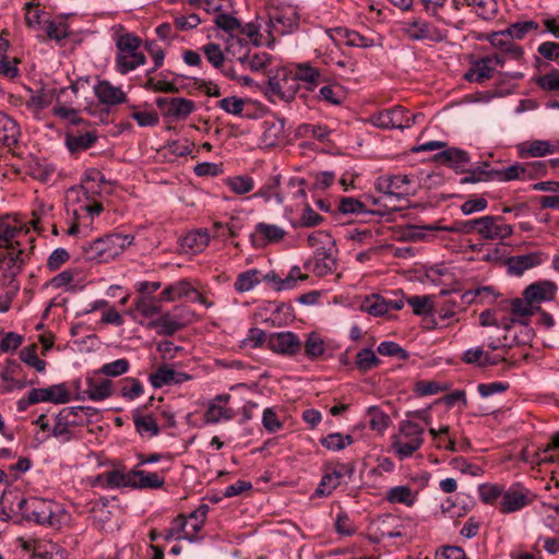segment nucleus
Masks as SVG:
<instances>
[{
    "label": "nucleus",
    "mask_w": 559,
    "mask_h": 559,
    "mask_svg": "<svg viewBox=\"0 0 559 559\" xmlns=\"http://www.w3.org/2000/svg\"><path fill=\"white\" fill-rule=\"evenodd\" d=\"M300 15L296 5L271 0L265 16H257L243 25L242 32L255 46L273 48L276 39L294 33L299 26Z\"/></svg>",
    "instance_id": "f257e3e1"
},
{
    "label": "nucleus",
    "mask_w": 559,
    "mask_h": 559,
    "mask_svg": "<svg viewBox=\"0 0 559 559\" xmlns=\"http://www.w3.org/2000/svg\"><path fill=\"white\" fill-rule=\"evenodd\" d=\"M314 90V68L310 62H293L276 69L270 76L266 92L273 99L290 102L297 94L311 107L308 96Z\"/></svg>",
    "instance_id": "f03ea898"
},
{
    "label": "nucleus",
    "mask_w": 559,
    "mask_h": 559,
    "mask_svg": "<svg viewBox=\"0 0 559 559\" xmlns=\"http://www.w3.org/2000/svg\"><path fill=\"white\" fill-rule=\"evenodd\" d=\"M307 278L308 275L304 274L298 265L290 267L289 272L284 277L275 271H270L262 275L259 270L250 269L241 272L237 276L234 288L238 293H247L264 281L270 284L274 290L283 292L297 287L299 283L305 282Z\"/></svg>",
    "instance_id": "7ed1b4c3"
},
{
    "label": "nucleus",
    "mask_w": 559,
    "mask_h": 559,
    "mask_svg": "<svg viewBox=\"0 0 559 559\" xmlns=\"http://www.w3.org/2000/svg\"><path fill=\"white\" fill-rule=\"evenodd\" d=\"M112 39L117 48L115 69L118 73L128 74L145 64L146 57L139 50L141 40L136 35L120 27V31L114 34Z\"/></svg>",
    "instance_id": "20e7f679"
},
{
    "label": "nucleus",
    "mask_w": 559,
    "mask_h": 559,
    "mask_svg": "<svg viewBox=\"0 0 559 559\" xmlns=\"http://www.w3.org/2000/svg\"><path fill=\"white\" fill-rule=\"evenodd\" d=\"M66 207L68 214H71L75 221L68 229V235L72 236L80 233L82 221L88 219L90 222L85 223L87 226L95 216L103 212L100 201L90 198L80 186H74L67 190Z\"/></svg>",
    "instance_id": "39448f33"
},
{
    "label": "nucleus",
    "mask_w": 559,
    "mask_h": 559,
    "mask_svg": "<svg viewBox=\"0 0 559 559\" xmlns=\"http://www.w3.org/2000/svg\"><path fill=\"white\" fill-rule=\"evenodd\" d=\"M133 236L109 234L82 246L84 258L88 261L108 262L121 254L133 242Z\"/></svg>",
    "instance_id": "423d86ee"
},
{
    "label": "nucleus",
    "mask_w": 559,
    "mask_h": 559,
    "mask_svg": "<svg viewBox=\"0 0 559 559\" xmlns=\"http://www.w3.org/2000/svg\"><path fill=\"white\" fill-rule=\"evenodd\" d=\"M17 507L25 520L50 527L59 526L64 513L59 503L37 497L22 499Z\"/></svg>",
    "instance_id": "0eeeda50"
},
{
    "label": "nucleus",
    "mask_w": 559,
    "mask_h": 559,
    "mask_svg": "<svg viewBox=\"0 0 559 559\" xmlns=\"http://www.w3.org/2000/svg\"><path fill=\"white\" fill-rule=\"evenodd\" d=\"M282 187L284 188V194L286 195V209H289L290 211L302 210L300 224L307 227L313 226L314 212L306 201L307 191L311 193V195L314 194L313 186L308 183L304 178L292 177L287 181L282 182Z\"/></svg>",
    "instance_id": "6e6552de"
},
{
    "label": "nucleus",
    "mask_w": 559,
    "mask_h": 559,
    "mask_svg": "<svg viewBox=\"0 0 559 559\" xmlns=\"http://www.w3.org/2000/svg\"><path fill=\"white\" fill-rule=\"evenodd\" d=\"M74 396L76 401L103 402L115 395V383L105 378L97 369L86 372L84 380L74 383Z\"/></svg>",
    "instance_id": "1a4fd4ad"
},
{
    "label": "nucleus",
    "mask_w": 559,
    "mask_h": 559,
    "mask_svg": "<svg viewBox=\"0 0 559 559\" xmlns=\"http://www.w3.org/2000/svg\"><path fill=\"white\" fill-rule=\"evenodd\" d=\"M340 31L349 29L345 27H320V32L317 31V41L320 43L317 48V59L321 58L325 64L345 66V62L340 59L338 46L342 40L345 41L344 34Z\"/></svg>",
    "instance_id": "9d476101"
},
{
    "label": "nucleus",
    "mask_w": 559,
    "mask_h": 559,
    "mask_svg": "<svg viewBox=\"0 0 559 559\" xmlns=\"http://www.w3.org/2000/svg\"><path fill=\"white\" fill-rule=\"evenodd\" d=\"M31 227L17 215H7L0 217V246L4 249L25 250L22 245V237H27L29 243L34 242L33 237H28Z\"/></svg>",
    "instance_id": "9b49d317"
},
{
    "label": "nucleus",
    "mask_w": 559,
    "mask_h": 559,
    "mask_svg": "<svg viewBox=\"0 0 559 559\" xmlns=\"http://www.w3.org/2000/svg\"><path fill=\"white\" fill-rule=\"evenodd\" d=\"M239 409H236L235 400L228 393L216 394L206 403L204 421L210 425H218L237 419Z\"/></svg>",
    "instance_id": "f8f14e48"
},
{
    "label": "nucleus",
    "mask_w": 559,
    "mask_h": 559,
    "mask_svg": "<svg viewBox=\"0 0 559 559\" xmlns=\"http://www.w3.org/2000/svg\"><path fill=\"white\" fill-rule=\"evenodd\" d=\"M535 495L521 483H513L504 488L498 510L502 514L519 512L533 503Z\"/></svg>",
    "instance_id": "ddd939ff"
},
{
    "label": "nucleus",
    "mask_w": 559,
    "mask_h": 559,
    "mask_svg": "<svg viewBox=\"0 0 559 559\" xmlns=\"http://www.w3.org/2000/svg\"><path fill=\"white\" fill-rule=\"evenodd\" d=\"M404 34L412 40L441 43L447 38L445 32L420 16H413L404 22Z\"/></svg>",
    "instance_id": "4468645a"
},
{
    "label": "nucleus",
    "mask_w": 559,
    "mask_h": 559,
    "mask_svg": "<svg viewBox=\"0 0 559 559\" xmlns=\"http://www.w3.org/2000/svg\"><path fill=\"white\" fill-rule=\"evenodd\" d=\"M335 248L331 242L330 236L324 233H317V277L332 275L333 280L340 277L335 274L336 259L334 257Z\"/></svg>",
    "instance_id": "2eb2a0df"
},
{
    "label": "nucleus",
    "mask_w": 559,
    "mask_h": 559,
    "mask_svg": "<svg viewBox=\"0 0 559 559\" xmlns=\"http://www.w3.org/2000/svg\"><path fill=\"white\" fill-rule=\"evenodd\" d=\"M79 88L75 84L59 90L57 102L52 108V114L61 120H67L72 124H79L82 119L79 111L71 104L78 97Z\"/></svg>",
    "instance_id": "dca6fc26"
},
{
    "label": "nucleus",
    "mask_w": 559,
    "mask_h": 559,
    "mask_svg": "<svg viewBox=\"0 0 559 559\" xmlns=\"http://www.w3.org/2000/svg\"><path fill=\"white\" fill-rule=\"evenodd\" d=\"M210 507L205 503L200 504L195 510L189 513V515L182 514L183 525V540L191 544L201 543L204 538L202 531L205 524V520Z\"/></svg>",
    "instance_id": "f3484780"
},
{
    "label": "nucleus",
    "mask_w": 559,
    "mask_h": 559,
    "mask_svg": "<svg viewBox=\"0 0 559 559\" xmlns=\"http://www.w3.org/2000/svg\"><path fill=\"white\" fill-rule=\"evenodd\" d=\"M156 105L165 118L175 121L187 119L197 108L192 99L185 97H159L156 99Z\"/></svg>",
    "instance_id": "a211bd4d"
},
{
    "label": "nucleus",
    "mask_w": 559,
    "mask_h": 559,
    "mask_svg": "<svg viewBox=\"0 0 559 559\" xmlns=\"http://www.w3.org/2000/svg\"><path fill=\"white\" fill-rule=\"evenodd\" d=\"M513 234V227L504 223L500 215L479 217L478 235L485 240H503Z\"/></svg>",
    "instance_id": "6ab92c4d"
},
{
    "label": "nucleus",
    "mask_w": 559,
    "mask_h": 559,
    "mask_svg": "<svg viewBox=\"0 0 559 559\" xmlns=\"http://www.w3.org/2000/svg\"><path fill=\"white\" fill-rule=\"evenodd\" d=\"M167 469L150 472L134 465L131 468V489L156 490L164 487Z\"/></svg>",
    "instance_id": "aec40b11"
},
{
    "label": "nucleus",
    "mask_w": 559,
    "mask_h": 559,
    "mask_svg": "<svg viewBox=\"0 0 559 559\" xmlns=\"http://www.w3.org/2000/svg\"><path fill=\"white\" fill-rule=\"evenodd\" d=\"M73 400L66 383L52 384L47 388H35L29 391L31 403L66 404Z\"/></svg>",
    "instance_id": "412c9836"
},
{
    "label": "nucleus",
    "mask_w": 559,
    "mask_h": 559,
    "mask_svg": "<svg viewBox=\"0 0 559 559\" xmlns=\"http://www.w3.org/2000/svg\"><path fill=\"white\" fill-rule=\"evenodd\" d=\"M267 347L276 354L290 356L300 349L301 341L297 334L290 331L270 333Z\"/></svg>",
    "instance_id": "4be33fe9"
},
{
    "label": "nucleus",
    "mask_w": 559,
    "mask_h": 559,
    "mask_svg": "<svg viewBox=\"0 0 559 559\" xmlns=\"http://www.w3.org/2000/svg\"><path fill=\"white\" fill-rule=\"evenodd\" d=\"M25 250L4 249L0 246V273L10 282L22 271Z\"/></svg>",
    "instance_id": "5701e85b"
},
{
    "label": "nucleus",
    "mask_w": 559,
    "mask_h": 559,
    "mask_svg": "<svg viewBox=\"0 0 559 559\" xmlns=\"http://www.w3.org/2000/svg\"><path fill=\"white\" fill-rule=\"evenodd\" d=\"M192 376L178 371L167 365H162L148 376V382L154 389H160L163 386L177 385L183 382L190 381Z\"/></svg>",
    "instance_id": "b1692460"
},
{
    "label": "nucleus",
    "mask_w": 559,
    "mask_h": 559,
    "mask_svg": "<svg viewBox=\"0 0 559 559\" xmlns=\"http://www.w3.org/2000/svg\"><path fill=\"white\" fill-rule=\"evenodd\" d=\"M558 286L552 281L540 280L530 284L523 292L525 300L535 305L550 301L557 295Z\"/></svg>",
    "instance_id": "393cba45"
},
{
    "label": "nucleus",
    "mask_w": 559,
    "mask_h": 559,
    "mask_svg": "<svg viewBox=\"0 0 559 559\" xmlns=\"http://www.w3.org/2000/svg\"><path fill=\"white\" fill-rule=\"evenodd\" d=\"M436 163L453 168L456 173H465L471 164L469 155L459 147H447L433 156Z\"/></svg>",
    "instance_id": "a878e982"
},
{
    "label": "nucleus",
    "mask_w": 559,
    "mask_h": 559,
    "mask_svg": "<svg viewBox=\"0 0 559 559\" xmlns=\"http://www.w3.org/2000/svg\"><path fill=\"white\" fill-rule=\"evenodd\" d=\"M98 102L106 106H117L127 102V94L120 86H115L107 80H100L93 86Z\"/></svg>",
    "instance_id": "bb28decb"
},
{
    "label": "nucleus",
    "mask_w": 559,
    "mask_h": 559,
    "mask_svg": "<svg viewBox=\"0 0 559 559\" xmlns=\"http://www.w3.org/2000/svg\"><path fill=\"white\" fill-rule=\"evenodd\" d=\"M59 90L46 88L33 93L26 102V108L32 111L36 119H40V112L57 102Z\"/></svg>",
    "instance_id": "cd10ccee"
},
{
    "label": "nucleus",
    "mask_w": 559,
    "mask_h": 559,
    "mask_svg": "<svg viewBox=\"0 0 559 559\" xmlns=\"http://www.w3.org/2000/svg\"><path fill=\"white\" fill-rule=\"evenodd\" d=\"M40 31L44 33V35H37V38L40 41L49 39L56 43H60L70 34L69 24L63 17L45 19L43 21Z\"/></svg>",
    "instance_id": "c85d7f7f"
},
{
    "label": "nucleus",
    "mask_w": 559,
    "mask_h": 559,
    "mask_svg": "<svg viewBox=\"0 0 559 559\" xmlns=\"http://www.w3.org/2000/svg\"><path fill=\"white\" fill-rule=\"evenodd\" d=\"M90 409H91V407H85V406H73V407L63 409L55 418V426L51 428V435L56 439H58L61 443L69 442L72 439L73 433L70 428L68 415H64V413L68 412V414L78 415L79 411L82 412V411H90Z\"/></svg>",
    "instance_id": "c756f323"
},
{
    "label": "nucleus",
    "mask_w": 559,
    "mask_h": 559,
    "mask_svg": "<svg viewBox=\"0 0 559 559\" xmlns=\"http://www.w3.org/2000/svg\"><path fill=\"white\" fill-rule=\"evenodd\" d=\"M21 136L19 123L8 114L0 111V145L12 148Z\"/></svg>",
    "instance_id": "7c9ffc66"
},
{
    "label": "nucleus",
    "mask_w": 559,
    "mask_h": 559,
    "mask_svg": "<svg viewBox=\"0 0 559 559\" xmlns=\"http://www.w3.org/2000/svg\"><path fill=\"white\" fill-rule=\"evenodd\" d=\"M105 183L106 179L103 173L98 169L90 168L85 170L79 186L90 198L99 201Z\"/></svg>",
    "instance_id": "2f4dec72"
},
{
    "label": "nucleus",
    "mask_w": 559,
    "mask_h": 559,
    "mask_svg": "<svg viewBox=\"0 0 559 559\" xmlns=\"http://www.w3.org/2000/svg\"><path fill=\"white\" fill-rule=\"evenodd\" d=\"M191 295H195V288L186 280H179L167 285L159 295V300L164 302H173L179 299L189 300Z\"/></svg>",
    "instance_id": "473e14b6"
},
{
    "label": "nucleus",
    "mask_w": 559,
    "mask_h": 559,
    "mask_svg": "<svg viewBox=\"0 0 559 559\" xmlns=\"http://www.w3.org/2000/svg\"><path fill=\"white\" fill-rule=\"evenodd\" d=\"M98 140V133L90 130L80 133H68L64 138V145L71 154H78L91 148Z\"/></svg>",
    "instance_id": "72a5a7b5"
},
{
    "label": "nucleus",
    "mask_w": 559,
    "mask_h": 559,
    "mask_svg": "<svg viewBox=\"0 0 559 559\" xmlns=\"http://www.w3.org/2000/svg\"><path fill=\"white\" fill-rule=\"evenodd\" d=\"M543 263L540 252H532L510 257L507 260L509 272L513 275L521 276L525 271L538 266Z\"/></svg>",
    "instance_id": "f704fd0d"
},
{
    "label": "nucleus",
    "mask_w": 559,
    "mask_h": 559,
    "mask_svg": "<svg viewBox=\"0 0 559 559\" xmlns=\"http://www.w3.org/2000/svg\"><path fill=\"white\" fill-rule=\"evenodd\" d=\"M406 302L412 307L413 313L418 317H431V326L436 328L438 321L435 318V305L429 295H413L406 298Z\"/></svg>",
    "instance_id": "c9c22d12"
},
{
    "label": "nucleus",
    "mask_w": 559,
    "mask_h": 559,
    "mask_svg": "<svg viewBox=\"0 0 559 559\" xmlns=\"http://www.w3.org/2000/svg\"><path fill=\"white\" fill-rule=\"evenodd\" d=\"M286 235L284 228L280 227L275 224L267 223H258L254 227L255 240L260 242V245L278 242Z\"/></svg>",
    "instance_id": "e433bc0d"
},
{
    "label": "nucleus",
    "mask_w": 559,
    "mask_h": 559,
    "mask_svg": "<svg viewBox=\"0 0 559 559\" xmlns=\"http://www.w3.org/2000/svg\"><path fill=\"white\" fill-rule=\"evenodd\" d=\"M490 62L491 61L486 57L476 60L472 68L465 73L464 78L468 82H486L487 80L491 79L495 73V69Z\"/></svg>",
    "instance_id": "4c0bfd02"
},
{
    "label": "nucleus",
    "mask_w": 559,
    "mask_h": 559,
    "mask_svg": "<svg viewBox=\"0 0 559 559\" xmlns=\"http://www.w3.org/2000/svg\"><path fill=\"white\" fill-rule=\"evenodd\" d=\"M210 239V231L204 228H199L187 233L181 239V245L192 252H201L207 247Z\"/></svg>",
    "instance_id": "58836bf2"
},
{
    "label": "nucleus",
    "mask_w": 559,
    "mask_h": 559,
    "mask_svg": "<svg viewBox=\"0 0 559 559\" xmlns=\"http://www.w3.org/2000/svg\"><path fill=\"white\" fill-rule=\"evenodd\" d=\"M146 326L154 329L158 335L171 336L179 331L182 325L174 316L167 312L150 321Z\"/></svg>",
    "instance_id": "ea45409f"
},
{
    "label": "nucleus",
    "mask_w": 559,
    "mask_h": 559,
    "mask_svg": "<svg viewBox=\"0 0 559 559\" xmlns=\"http://www.w3.org/2000/svg\"><path fill=\"white\" fill-rule=\"evenodd\" d=\"M252 198H261L266 203L275 202L278 205L285 204L286 195L280 178H274L271 183L262 187Z\"/></svg>",
    "instance_id": "a19ab883"
},
{
    "label": "nucleus",
    "mask_w": 559,
    "mask_h": 559,
    "mask_svg": "<svg viewBox=\"0 0 559 559\" xmlns=\"http://www.w3.org/2000/svg\"><path fill=\"white\" fill-rule=\"evenodd\" d=\"M144 394V385L133 377H126L118 382V395L124 401L132 402Z\"/></svg>",
    "instance_id": "79ce46f5"
},
{
    "label": "nucleus",
    "mask_w": 559,
    "mask_h": 559,
    "mask_svg": "<svg viewBox=\"0 0 559 559\" xmlns=\"http://www.w3.org/2000/svg\"><path fill=\"white\" fill-rule=\"evenodd\" d=\"M261 142L264 146H275L284 135V122L282 120L263 121Z\"/></svg>",
    "instance_id": "37998d69"
},
{
    "label": "nucleus",
    "mask_w": 559,
    "mask_h": 559,
    "mask_svg": "<svg viewBox=\"0 0 559 559\" xmlns=\"http://www.w3.org/2000/svg\"><path fill=\"white\" fill-rule=\"evenodd\" d=\"M418 491H413L408 486H395L388 490L386 500L390 503H400L413 507L417 501Z\"/></svg>",
    "instance_id": "c03bdc74"
},
{
    "label": "nucleus",
    "mask_w": 559,
    "mask_h": 559,
    "mask_svg": "<svg viewBox=\"0 0 559 559\" xmlns=\"http://www.w3.org/2000/svg\"><path fill=\"white\" fill-rule=\"evenodd\" d=\"M419 115H412L407 109L402 106H393L390 108V118L392 129H408L416 123Z\"/></svg>",
    "instance_id": "a18cd8bd"
},
{
    "label": "nucleus",
    "mask_w": 559,
    "mask_h": 559,
    "mask_svg": "<svg viewBox=\"0 0 559 559\" xmlns=\"http://www.w3.org/2000/svg\"><path fill=\"white\" fill-rule=\"evenodd\" d=\"M133 423L135 430L142 437H155L159 432L158 425L152 415H142L140 413L133 414Z\"/></svg>",
    "instance_id": "49530a36"
},
{
    "label": "nucleus",
    "mask_w": 559,
    "mask_h": 559,
    "mask_svg": "<svg viewBox=\"0 0 559 559\" xmlns=\"http://www.w3.org/2000/svg\"><path fill=\"white\" fill-rule=\"evenodd\" d=\"M550 141L546 140H534L523 142L520 145L521 157H543L550 154L549 151Z\"/></svg>",
    "instance_id": "de8ad7c7"
},
{
    "label": "nucleus",
    "mask_w": 559,
    "mask_h": 559,
    "mask_svg": "<svg viewBox=\"0 0 559 559\" xmlns=\"http://www.w3.org/2000/svg\"><path fill=\"white\" fill-rule=\"evenodd\" d=\"M193 143L188 139H179L168 142L164 146L165 156L169 160H174L178 157H185L192 153Z\"/></svg>",
    "instance_id": "09e8293b"
},
{
    "label": "nucleus",
    "mask_w": 559,
    "mask_h": 559,
    "mask_svg": "<svg viewBox=\"0 0 559 559\" xmlns=\"http://www.w3.org/2000/svg\"><path fill=\"white\" fill-rule=\"evenodd\" d=\"M130 117L135 120L141 128L155 127L159 123L158 114L153 109H140V106L130 105Z\"/></svg>",
    "instance_id": "8fccbe9b"
},
{
    "label": "nucleus",
    "mask_w": 559,
    "mask_h": 559,
    "mask_svg": "<svg viewBox=\"0 0 559 559\" xmlns=\"http://www.w3.org/2000/svg\"><path fill=\"white\" fill-rule=\"evenodd\" d=\"M504 486L499 484H481L478 486L480 500L486 504L496 506L503 497Z\"/></svg>",
    "instance_id": "3c124183"
},
{
    "label": "nucleus",
    "mask_w": 559,
    "mask_h": 559,
    "mask_svg": "<svg viewBox=\"0 0 559 559\" xmlns=\"http://www.w3.org/2000/svg\"><path fill=\"white\" fill-rule=\"evenodd\" d=\"M226 52L237 59L240 63L246 60L249 52L248 41L243 38L230 34L226 38Z\"/></svg>",
    "instance_id": "603ef678"
},
{
    "label": "nucleus",
    "mask_w": 559,
    "mask_h": 559,
    "mask_svg": "<svg viewBox=\"0 0 559 559\" xmlns=\"http://www.w3.org/2000/svg\"><path fill=\"white\" fill-rule=\"evenodd\" d=\"M97 370L107 379L117 378L126 374L130 370V361L127 358H118L104 364Z\"/></svg>",
    "instance_id": "864d4df0"
},
{
    "label": "nucleus",
    "mask_w": 559,
    "mask_h": 559,
    "mask_svg": "<svg viewBox=\"0 0 559 559\" xmlns=\"http://www.w3.org/2000/svg\"><path fill=\"white\" fill-rule=\"evenodd\" d=\"M134 309L144 318H153L160 313V306L154 297L140 296L134 300Z\"/></svg>",
    "instance_id": "5fc2aeb1"
},
{
    "label": "nucleus",
    "mask_w": 559,
    "mask_h": 559,
    "mask_svg": "<svg viewBox=\"0 0 559 559\" xmlns=\"http://www.w3.org/2000/svg\"><path fill=\"white\" fill-rule=\"evenodd\" d=\"M334 132L333 129L328 127H322L321 123L317 122V152H322L326 154H334L337 147L334 145L333 141L330 139L331 134Z\"/></svg>",
    "instance_id": "6e6d98bb"
},
{
    "label": "nucleus",
    "mask_w": 559,
    "mask_h": 559,
    "mask_svg": "<svg viewBox=\"0 0 559 559\" xmlns=\"http://www.w3.org/2000/svg\"><path fill=\"white\" fill-rule=\"evenodd\" d=\"M539 29V24L533 20L527 21H519L515 23H512L508 28L507 33L511 37V40L514 39L521 40L523 39L527 34L532 32H536Z\"/></svg>",
    "instance_id": "4d7b16f0"
},
{
    "label": "nucleus",
    "mask_w": 559,
    "mask_h": 559,
    "mask_svg": "<svg viewBox=\"0 0 559 559\" xmlns=\"http://www.w3.org/2000/svg\"><path fill=\"white\" fill-rule=\"evenodd\" d=\"M464 3L475 9L476 14L484 19H492L498 11V3L496 0H464Z\"/></svg>",
    "instance_id": "13d9d810"
},
{
    "label": "nucleus",
    "mask_w": 559,
    "mask_h": 559,
    "mask_svg": "<svg viewBox=\"0 0 559 559\" xmlns=\"http://www.w3.org/2000/svg\"><path fill=\"white\" fill-rule=\"evenodd\" d=\"M361 310L374 316H383L388 312L386 310V298L379 294L367 296L361 302Z\"/></svg>",
    "instance_id": "bf43d9fd"
},
{
    "label": "nucleus",
    "mask_w": 559,
    "mask_h": 559,
    "mask_svg": "<svg viewBox=\"0 0 559 559\" xmlns=\"http://www.w3.org/2000/svg\"><path fill=\"white\" fill-rule=\"evenodd\" d=\"M337 212L360 215L368 213V210L364 202L353 197H340L337 199Z\"/></svg>",
    "instance_id": "052dcab7"
},
{
    "label": "nucleus",
    "mask_w": 559,
    "mask_h": 559,
    "mask_svg": "<svg viewBox=\"0 0 559 559\" xmlns=\"http://www.w3.org/2000/svg\"><path fill=\"white\" fill-rule=\"evenodd\" d=\"M355 364L357 369L365 373L378 367L381 360L371 348H362L357 353Z\"/></svg>",
    "instance_id": "680f3d73"
},
{
    "label": "nucleus",
    "mask_w": 559,
    "mask_h": 559,
    "mask_svg": "<svg viewBox=\"0 0 559 559\" xmlns=\"http://www.w3.org/2000/svg\"><path fill=\"white\" fill-rule=\"evenodd\" d=\"M214 23L216 26L223 31H225L228 36L236 31H239L241 34L246 35L242 32L243 26H241L240 22L229 14V11L221 12L214 16Z\"/></svg>",
    "instance_id": "e2e57ef3"
},
{
    "label": "nucleus",
    "mask_w": 559,
    "mask_h": 559,
    "mask_svg": "<svg viewBox=\"0 0 559 559\" xmlns=\"http://www.w3.org/2000/svg\"><path fill=\"white\" fill-rule=\"evenodd\" d=\"M197 8L207 13L218 14L231 10V0H189Z\"/></svg>",
    "instance_id": "0e129e2a"
},
{
    "label": "nucleus",
    "mask_w": 559,
    "mask_h": 559,
    "mask_svg": "<svg viewBox=\"0 0 559 559\" xmlns=\"http://www.w3.org/2000/svg\"><path fill=\"white\" fill-rule=\"evenodd\" d=\"M262 426L269 433H275L283 428L278 408L266 407L262 414Z\"/></svg>",
    "instance_id": "69168bd1"
},
{
    "label": "nucleus",
    "mask_w": 559,
    "mask_h": 559,
    "mask_svg": "<svg viewBox=\"0 0 559 559\" xmlns=\"http://www.w3.org/2000/svg\"><path fill=\"white\" fill-rule=\"evenodd\" d=\"M227 187L236 194H246L253 190L254 181L249 176H235L226 180Z\"/></svg>",
    "instance_id": "338daca9"
},
{
    "label": "nucleus",
    "mask_w": 559,
    "mask_h": 559,
    "mask_svg": "<svg viewBox=\"0 0 559 559\" xmlns=\"http://www.w3.org/2000/svg\"><path fill=\"white\" fill-rule=\"evenodd\" d=\"M535 82L545 92H559V70L551 69L549 72L538 75Z\"/></svg>",
    "instance_id": "774afa93"
}]
</instances>
